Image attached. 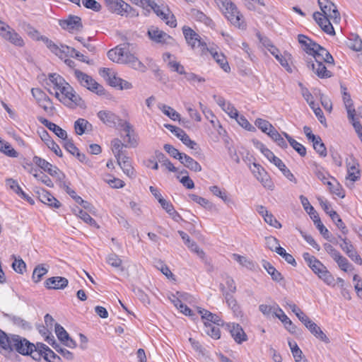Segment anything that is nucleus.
I'll return each instance as SVG.
<instances>
[{"instance_id":"obj_45","label":"nucleus","mask_w":362,"mask_h":362,"mask_svg":"<svg viewBox=\"0 0 362 362\" xmlns=\"http://www.w3.org/2000/svg\"><path fill=\"white\" fill-rule=\"evenodd\" d=\"M209 189L214 195L221 198L225 203H233V200L228 196L227 192L225 190L222 191L219 187L214 185L210 187Z\"/></svg>"},{"instance_id":"obj_11","label":"nucleus","mask_w":362,"mask_h":362,"mask_svg":"<svg viewBox=\"0 0 362 362\" xmlns=\"http://www.w3.org/2000/svg\"><path fill=\"white\" fill-rule=\"evenodd\" d=\"M139 6L147 8L150 7L151 9L153 10V11L156 13V15L159 17H160L162 19L166 20V24L170 26L171 28H175L177 25V21L175 18L174 16L172 15L170 16V19L168 20L169 14L165 13L160 8V6H158L154 1L151 0H146V4L144 5H140Z\"/></svg>"},{"instance_id":"obj_20","label":"nucleus","mask_w":362,"mask_h":362,"mask_svg":"<svg viewBox=\"0 0 362 362\" xmlns=\"http://www.w3.org/2000/svg\"><path fill=\"white\" fill-rule=\"evenodd\" d=\"M69 281L62 276H52L48 278L44 283L45 287L47 289H64L68 286Z\"/></svg>"},{"instance_id":"obj_17","label":"nucleus","mask_w":362,"mask_h":362,"mask_svg":"<svg viewBox=\"0 0 362 362\" xmlns=\"http://www.w3.org/2000/svg\"><path fill=\"white\" fill-rule=\"evenodd\" d=\"M40 39L52 53L57 56H59V57H62L63 54L67 56V54L69 53V46L64 45L58 46L53 41L45 36H41Z\"/></svg>"},{"instance_id":"obj_46","label":"nucleus","mask_w":362,"mask_h":362,"mask_svg":"<svg viewBox=\"0 0 362 362\" xmlns=\"http://www.w3.org/2000/svg\"><path fill=\"white\" fill-rule=\"evenodd\" d=\"M332 179L335 182V183H333L330 181H327L326 182V185L329 187V189L332 194H336L339 197L344 198L345 194L341 189V185L336 181L335 179H334L333 177Z\"/></svg>"},{"instance_id":"obj_7","label":"nucleus","mask_w":362,"mask_h":362,"mask_svg":"<svg viewBox=\"0 0 362 362\" xmlns=\"http://www.w3.org/2000/svg\"><path fill=\"white\" fill-rule=\"evenodd\" d=\"M182 33L185 39L189 46L194 49L196 47H200L201 50H208L207 45L202 40L201 37L191 28L185 25L182 27Z\"/></svg>"},{"instance_id":"obj_22","label":"nucleus","mask_w":362,"mask_h":362,"mask_svg":"<svg viewBox=\"0 0 362 362\" xmlns=\"http://www.w3.org/2000/svg\"><path fill=\"white\" fill-rule=\"evenodd\" d=\"M37 351L40 354V359L43 357L48 362H60L61 358L43 343H37Z\"/></svg>"},{"instance_id":"obj_26","label":"nucleus","mask_w":362,"mask_h":362,"mask_svg":"<svg viewBox=\"0 0 362 362\" xmlns=\"http://www.w3.org/2000/svg\"><path fill=\"white\" fill-rule=\"evenodd\" d=\"M264 46L267 47L270 53L279 61L281 65L284 67L287 71L290 73L292 72V69L288 64L287 60L280 54L279 50L275 46L272 45L269 42L264 44Z\"/></svg>"},{"instance_id":"obj_13","label":"nucleus","mask_w":362,"mask_h":362,"mask_svg":"<svg viewBox=\"0 0 362 362\" xmlns=\"http://www.w3.org/2000/svg\"><path fill=\"white\" fill-rule=\"evenodd\" d=\"M313 17L314 20L316 21L317 25L321 28V29L329 35H334L335 31L331 23V18H329L326 16H322L321 12L316 11L313 13Z\"/></svg>"},{"instance_id":"obj_24","label":"nucleus","mask_w":362,"mask_h":362,"mask_svg":"<svg viewBox=\"0 0 362 362\" xmlns=\"http://www.w3.org/2000/svg\"><path fill=\"white\" fill-rule=\"evenodd\" d=\"M38 121L48 128L50 131L53 132L59 138L64 139L66 138L67 133L65 130L62 129L56 124L49 121L42 117H37Z\"/></svg>"},{"instance_id":"obj_57","label":"nucleus","mask_w":362,"mask_h":362,"mask_svg":"<svg viewBox=\"0 0 362 362\" xmlns=\"http://www.w3.org/2000/svg\"><path fill=\"white\" fill-rule=\"evenodd\" d=\"M31 93L33 96L38 101L50 102L49 98L40 88H32Z\"/></svg>"},{"instance_id":"obj_39","label":"nucleus","mask_w":362,"mask_h":362,"mask_svg":"<svg viewBox=\"0 0 362 362\" xmlns=\"http://www.w3.org/2000/svg\"><path fill=\"white\" fill-rule=\"evenodd\" d=\"M156 159L159 163H160L163 166H165L169 171L170 172H176L177 168L174 166V165L170 161V160L165 156L164 153L160 151H156Z\"/></svg>"},{"instance_id":"obj_60","label":"nucleus","mask_w":362,"mask_h":362,"mask_svg":"<svg viewBox=\"0 0 362 362\" xmlns=\"http://www.w3.org/2000/svg\"><path fill=\"white\" fill-rule=\"evenodd\" d=\"M6 185L8 187L11 189H12L18 196H20L23 192L17 181L12 178H8L6 180Z\"/></svg>"},{"instance_id":"obj_27","label":"nucleus","mask_w":362,"mask_h":362,"mask_svg":"<svg viewBox=\"0 0 362 362\" xmlns=\"http://www.w3.org/2000/svg\"><path fill=\"white\" fill-rule=\"evenodd\" d=\"M199 313L201 315L204 322H208L217 326L223 325V321L216 314L203 308H199Z\"/></svg>"},{"instance_id":"obj_34","label":"nucleus","mask_w":362,"mask_h":362,"mask_svg":"<svg viewBox=\"0 0 362 362\" xmlns=\"http://www.w3.org/2000/svg\"><path fill=\"white\" fill-rule=\"evenodd\" d=\"M180 162L190 170L194 172H200L202 170V166L199 163L185 153H182V158L180 159Z\"/></svg>"},{"instance_id":"obj_2","label":"nucleus","mask_w":362,"mask_h":362,"mask_svg":"<svg viewBox=\"0 0 362 362\" xmlns=\"http://www.w3.org/2000/svg\"><path fill=\"white\" fill-rule=\"evenodd\" d=\"M129 43H124L122 45L117 46L107 52L108 58L113 62L122 64H128L134 70L144 73L147 67L134 54L128 51Z\"/></svg>"},{"instance_id":"obj_41","label":"nucleus","mask_w":362,"mask_h":362,"mask_svg":"<svg viewBox=\"0 0 362 362\" xmlns=\"http://www.w3.org/2000/svg\"><path fill=\"white\" fill-rule=\"evenodd\" d=\"M213 58L220 65L221 69L226 71L229 72L230 70V66L227 62L226 57L222 53H218L217 52L210 51Z\"/></svg>"},{"instance_id":"obj_15","label":"nucleus","mask_w":362,"mask_h":362,"mask_svg":"<svg viewBox=\"0 0 362 362\" xmlns=\"http://www.w3.org/2000/svg\"><path fill=\"white\" fill-rule=\"evenodd\" d=\"M33 162L38 167L44 170L45 172H47L52 176L57 177L59 180L61 179V176L64 177L57 167L52 165L51 163L40 157L34 156Z\"/></svg>"},{"instance_id":"obj_48","label":"nucleus","mask_w":362,"mask_h":362,"mask_svg":"<svg viewBox=\"0 0 362 362\" xmlns=\"http://www.w3.org/2000/svg\"><path fill=\"white\" fill-rule=\"evenodd\" d=\"M318 277L322 279L326 284L329 286H334V278L332 274L327 270V267L322 269L319 274Z\"/></svg>"},{"instance_id":"obj_52","label":"nucleus","mask_w":362,"mask_h":362,"mask_svg":"<svg viewBox=\"0 0 362 362\" xmlns=\"http://www.w3.org/2000/svg\"><path fill=\"white\" fill-rule=\"evenodd\" d=\"M107 262L113 267H120L121 271L124 270V268L122 267V260L115 253L110 254L107 256Z\"/></svg>"},{"instance_id":"obj_25","label":"nucleus","mask_w":362,"mask_h":362,"mask_svg":"<svg viewBox=\"0 0 362 362\" xmlns=\"http://www.w3.org/2000/svg\"><path fill=\"white\" fill-rule=\"evenodd\" d=\"M37 193L41 202L56 209L59 208L60 202L47 191L41 189L37 191Z\"/></svg>"},{"instance_id":"obj_63","label":"nucleus","mask_w":362,"mask_h":362,"mask_svg":"<svg viewBox=\"0 0 362 362\" xmlns=\"http://www.w3.org/2000/svg\"><path fill=\"white\" fill-rule=\"evenodd\" d=\"M315 226L324 238L334 243L332 240L330 239V233L328 229L323 225L321 220H317V221H315Z\"/></svg>"},{"instance_id":"obj_54","label":"nucleus","mask_w":362,"mask_h":362,"mask_svg":"<svg viewBox=\"0 0 362 362\" xmlns=\"http://www.w3.org/2000/svg\"><path fill=\"white\" fill-rule=\"evenodd\" d=\"M276 253L282 257L287 263L291 264L293 267L296 266L297 263L294 257L291 254L287 253L285 249L283 247H281L277 248Z\"/></svg>"},{"instance_id":"obj_18","label":"nucleus","mask_w":362,"mask_h":362,"mask_svg":"<svg viewBox=\"0 0 362 362\" xmlns=\"http://www.w3.org/2000/svg\"><path fill=\"white\" fill-rule=\"evenodd\" d=\"M40 39L52 53L57 56H59V57H62L63 54L67 56V54L69 53V46L64 45L58 46L53 41L45 36H41Z\"/></svg>"},{"instance_id":"obj_12","label":"nucleus","mask_w":362,"mask_h":362,"mask_svg":"<svg viewBox=\"0 0 362 362\" xmlns=\"http://www.w3.org/2000/svg\"><path fill=\"white\" fill-rule=\"evenodd\" d=\"M307 66L319 78H328L332 76V73L329 71L322 62L313 61L312 58L306 59Z\"/></svg>"},{"instance_id":"obj_36","label":"nucleus","mask_w":362,"mask_h":362,"mask_svg":"<svg viewBox=\"0 0 362 362\" xmlns=\"http://www.w3.org/2000/svg\"><path fill=\"white\" fill-rule=\"evenodd\" d=\"M170 301L174 304V305L180 310V311L185 314V315H191L192 310L189 308H188L186 305H185L181 299L178 297V296L175 294H171L169 297Z\"/></svg>"},{"instance_id":"obj_29","label":"nucleus","mask_w":362,"mask_h":362,"mask_svg":"<svg viewBox=\"0 0 362 362\" xmlns=\"http://www.w3.org/2000/svg\"><path fill=\"white\" fill-rule=\"evenodd\" d=\"M220 288H221V291L223 292V295L225 298V300H226V302L228 306L233 310V312L235 315H238V314H240V306L238 304L236 299L232 295L233 293H229V292H224V285L222 284L220 285Z\"/></svg>"},{"instance_id":"obj_64","label":"nucleus","mask_w":362,"mask_h":362,"mask_svg":"<svg viewBox=\"0 0 362 362\" xmlns=\"http://www.w3.org/2000/svg\"><path fill=\"white\" fill-rule=\"evenodd\" d=\"M164 150L168 152L172 157L180 160L182 158L183 153H180L177 148L172 145L166 144L163 146Z\"/></svg>"},{"instance_id":"obj_61","label":"nucleus","mask_w":362,"mask_h":362,"mask_svg":"<svg viewBox=\"0 0 362 362\" xmlns=\"http://www.w3.org/2000/svg\"><path fill=\"white\" fill-rule=\"evenodd\" d=\"M59 185L61 187L64 188L66 191V192L69 194L75 201L76 203L78 202H83V199L78 196L76 193V192L73 189H71L64 182L60 181Z\"/></svg>"},{"instance_id":"obj_10","label":"nucleus","mask_w":362,"mask_h":362,"mask_svg":"<svg viewBox=\"0 0 362 362\" xmlns=\"http://www.w3.org/2000/svg\"><path fill=\"white\" fill-rule=\"evenodd\" d=\"M252 165L254 168H252L251 166L250 168L255 177L265 188L273 189L274 184L265 170L259 164L256 163H253Z\"/></svg>"},{"instance_id":"obj_44","label":"nucleus","mask_w":362,"mask_h":362,"mask_svg":"<svg viewBox=\"0 0 362 362\" xmlns=\"http://www.w3.org/2000/svg\"><path fill=\"white\" fill-rule=\"evenodd\" d=\"M347 45L354 51H361L362 49V40L357 35H351L348 38Z\"/></svg>"},{"instance_id":"obj_16","label":"nucleus","mask_w":362,"mask_h":362,"mask_svg":"<svg viewBox=\"0 0 362 362\" xmlns=\"http://www.w3.org/2000/svg\"><path fill=\"white\" fill-rule=\"evenodd\" d=\"M298 42L301 45L303 50L313 59L315 54L317 52L320 45L308 38L304 35H298Z\"/></svg>"},{"instance_id":"obj_14","label":"nucleus","mask_w":362,"mask_h":362,"mask_svg":"<svg viewBox=\"0 0 362 362\" xmlns=\"http://www.w3.org/2000/svg\"><path fill=\"white\" fill-rule=\"evenodd\" d=\"M59 25L70 32L79 31L82 29L81 19L77 16H69L68 18L60 20Z\"/></svg>"},{"instance_id":"obj_28","label":"nucleus","mask_w":362,"mask_h":362,"mask_svg":"<svg viewBox=\"0 0 362 362\" xmlns=\"http://www.w3.org/2000/svg\"><path fill=\"white\" fill-rule=\"evenodd\" d=\"M1 34L6 40H8L16 46L22 47L24 45L21 37L10 27L9 28H6V31L1 33Z\"/></svg>"},{"instance_id":"obj_9","label":"nucleus","mask_w":362,"mask_h":362,"mask_svg":"<svg viewBox=\"0 0 362 362\" xmlns=\"http://www.w3.org/2000/svg\"><path fill=\"white\" fill-rule=\"evenodd\" d=\"M309 331L320 340L325 342L326 344L329 343V339L327 335L322 331L320 327L313 322L305 313H301V316H299L298 319Z\"/></svg>"},{"instance_id":"obj_6","label":"nucleus","mask_w":362,"mask_h":362,"mask_svg":"<svg viewBox=\"0 0 362 362\" xmlns=\"http://www.w3.org/2000/svg\"><path fill=\"white\" fill-rule=\"evenodd\" d=\"M147 35L151 40L157 44L166 45L175 44V40L173 37L153 25L148 28Z\"/></svg>"},{"instance_id":"obj_62","label":"nucleus","mask_w":362,"mask_h":362,"mask_svg":"<svg viewBox=\"0 0 362 362\" xmlns=\"http://www.w3.org/2000/svg\"><path fill=\"white\" fill-rule=\"evenodd\" d=\"M63 140L64 148L73 156H74L76 153L79 151L78 148L74 144L72 139H68V137L66 136V138Z\"/></svg>"},{"instance_id":"obj_3","label":"nucleus","mask_w":362,"mask_h":362,"mask_svg":"<svg viewBox=\"0 0 362 362\" xmlns=\"http://www.w3.org/2000/svg\"><path fill=\"white\" fill-rule=\"evenodd\" d=\"M216 4L225 10V15L230 22L239 28H245L243 16L238 10L237 6L230 0H215Z\"/></svg>"},{"instance_id":"obj_56","label":"nucleus","mask_w":362,"mask_h":362,"mask_svg":"<svg viewBox=\"0 0 362 362\" xmlns=\"http://www.w3.org/2000/svg\"><path fill=\"white\" fill-rule=\"evenodd\" d=\"M14 261L12 263V268L13 270L18 274H23L25 271L26 264L22 259H17L14 257Z\"/></svg>"},{"instance_id":"obj_38","label":"nucleus","mask_w":362,"mask_h":362,"mask_svg":"<svg viewBox=\"0 0 362 362\" xmlns=\"http://www.w3.org/2000/svg\"><path fill=\"white\" fill-rule=\"evenodd\" d=\"M343 101L347 111L349 119L354 120V116L355 115L356 110L353 107V101L349 93L343 92Z\"/></svg>"},{"instance_id":"obj_19","label":"nucleus","mask_w":362,"mask_h":362,"mask_svg":"<svg viewBox=\"0 0 362 362\" xmlns=\"http://www.w3.org/2000/svg\"><path fill=\"white\" fill-rule=\"evenodd\" d=\"M227 327L236 343L242 344L243 341L247 340L246 334L239 324L228 323Z\"/></svg>"},{"instance_id":"obj_5","label":"nucleus","mask_w":362,"mask_h":362,"mask_svg":"<svg viewBox=\"0 0 362 362\" xmlns=\"http://www.w3.org/2000/svg\"><path fill=\"white\" fill-rule=\"evenodd\" d=\"M109 8L112 11L122 16L135 18L139 12L123 0H107Z\"/></svg>"},{"instance_id":"obj_31","label":"nucleus","mask_w":362,"mask_h":362,"mask_svg":"<svg viewBox=\"0 0 362 362\" xmlns=\"http://www.w3.org/2000/svg\"><path fill=\"white\" fill-rule=\"evenodd\" d=\"M262 267L271 276L272 279L276 282H281L284 280L283 275L276 269V268L269 262L263 259L262 262Z\"/></svg>"},{"instance_id":"obj_59","label":"nucleus","mask_w":362,"mask_h":362,"mask_svg":"<svg viewBox=\"0 0 362 362\" xmlns=\"http://www.w3.org/2000/svg\"><path fill=\"white\" fill-rule=\"evenodd\" d=\"M265 243L267 247L272 251L276 252V249L281 247L278 239L273 236L265 238Z\"/></svg>"},{"instance_id":"obj_35","label":"nucleus","mask_w":362,"mask_h":362,"mask_svg":"<svg viewBox=\"0 0 362 362\" xmlns=\"http://www.w3.org/2000/svg\"><path fill=\"white\" fill-rule=\"evenodd\" d=\"M74 129L76 134L82 135L86 131H91L93 126L88 120L79 118L74 122Z\"/></svg>"},{"instance_id":"obj_53","label":"nucleus","mask_w":362,"mask_h":362,"mask_svg":"<svg viewBox=\"0 0 362 362\" xmlns=\"http://www.w3.org/2000/svg\"><path fill=\"white\" fill-rule=\"evenodd\" d=\"M313 144L314 149L320 156L325 157L327 156L326 147L320 136L313 141Z\"/></svg>"},{"instance_id":"obj_58","label":"nucleus","mask_w":362,"mask_h":362,"mask_svg":"<svg viewBox=\"0 0 362 362\" xmlns=\"http://www.w3.org/2000/svg\"><path fill=\"white\" fill-rule=\"evenodd\" d=\"M118 165L122 169L123 172L129 177H132L135 175L134 170L130 161L119 162Z\"/></svg>"},{"instance_id":"obj_51","label":"nucleus","mask_w":362,"mask_h":362,"mask_svg":"<svg viewBox=\"0 0 362 362\" xmlns=\"http://www.w3.org/2000/svg\"><path fill=\"white\" fill-rule=\"evenodd\" d=\"M160 109L165 115L174 121L179 120L180 118V114L170 106L163 105L162 107H160Z\"/></svg>"},{"instance_id":"obj_33","label":"nucleus","mask_w":362,"mask_h":362,"mask_svg":"<svg viewBox=\"0 0 362 362\" xmlns=\"http://www.w3.org/2000/svg\"><path fill=\"white\" fill-rule=\"evenodd\" d=\"M276 310L279 313L274 312V315L278 317L284 324L286 329L291 333H295L296 327L293 324L292 321L287 317L284 311L277 306Z\"/></svg>"},{"instance_id":"obj_4","label":"nucleus","mask_w":362,"mask_h":362,"mask_svg":"<svg viewBox=\"0 0 362 362\" xmlns=\"http://www.w3.org/2000/svg\"><path fill=\"white\" fill-rule=\"evenodd\" d=\"M74 73L78 83L82 86L93 93H95L98 95H103L105 94V90L103 86L96 82L90 76L78 69H74Z\"/></svg>"},{"instance_id":"obj_50","label":"nucleus","mask_w":362,"mask_h":362,"mask_svg":"<svg viewBox=\"0 0 362 362\" xmlns=\"http://www.w3.org/2000/svg\"><path fill=\"white\" fill-rule=\"evenodd\" d=\"M255 124L262 130V132L268 134L269 131L274 129L272 124L267 120L258 118L255 120Z\"/></svg>"},{"instance_id":"obj_42","label":"nucleus","mask_w":362,"mask_h":362,"mask_svg":"<svg viewBox=\"0 0 362 362\" xmlns=\"http://www.w3.org/2000/svg\"><path fill=\"white\" fill-rule=\"evenodd\" d=\"M73 89L74 88L67 82H65V83L58 89L62 95V98H60L59 93L57 91L55 93V97L64 103H66V99L71 92L73 91Z\"/></svg>"},{"instance_id":"obj_37","label":"nucleus","mask_w":362,"mask_h":362,"mask_svg":"<svg viewBox=\"0 0 362 362\" xmlns=\"http://www.w3.org/2000/svg\"><path fill=\"white\" fill-rule=\"evenodd\" d=\"M274 164L282 172L284 175L291 182L294 183L297 182V180L294 177L293 174L290 171L288 168L286 166V165L283 163V161L279 158L278 159L274 160Z\"/></svg>"},{"instance_id":"obj_40","label":"nucleus","mask_w":362,"mask_h":362,"mask_svg":"<svg viewBox=\"0 0 362 362\" xmlns=\"http://www.w3.org/2000/svg\"><path fill=\"white\" fill-rule=\"evenodd\" d=\"M204 332L214 339H218L221 337V331L218 326L208 322H204Z\"/></svg>"},{"instance_id":"obj_55","label":"nucleus","mask_w":362,"mask_h":362,"mask_svg":"<svg viewBox=\"0 0 362 362\" xmlns=\"http://www.w3.org/2000/svg\"><path fill=\"white\" fill-rule=\"evenodd\" d=\"M49 80L57 90L66 82L63 77L55 73L49 75Z\"/></svg>"},{"instance_id":"obj_21","label":"nucleus","mask_w":362,"mask_h":362,"mask_svg":"<svg viewBox=\"0 0 362 362\" xmlns=\"http://www.w3.org/2000/svg\"><path fill=\"white\" fill-rule=\"evenodd\" d=\"M98 117L104 124L110 127H117L121 119L115 113L107 110L99 111Z\"/></svg>"},{"instance_id":"obj_43","label":"nucleus","mask_w":362,"mask_h":362,"mask_svg":"<svg viewBox=\"0 0 362 362\" xmlns=\"http://www.w3.org/2000/svg\"><path fill=\"white\" fill-rule=\"evenodd\" d=\"M48 272V268L45 267L44 264H39L36 266L33 270L32 279L35 283H38Z\"/></svg>"},{"instance_id":"obj_30","label":"nucleus","mask_w":362,"mask_h":362,"mask_svg":"<svg viewBox=\"0 0 362 362\" xmlns=\"http://www.w3.org/2000/svg\"><path fill=\"white\" fill-rule=\"evenodd\" d=\"M315 61H318L320 62H325L328 64L333 65L334 63V58L330 54V53L323 47L319 46L317 52L315 54L313 57Z\"/></svg>"},{"instance_id":"obj_49","label":"nucleus","mask_w":362,"mask_h":362,"mask_svg":"<svg viewBox=\"0 0 362 362\" xmlns=\"http://www.w3.org/2000/svg\"><path fill=\"white\" fill-rule=\"evenodd\" d=\"M112 151L115 156H119V154L125 151L124 147H127V144H124L119 139H115L111 142Z\"/></svg>"},{"instance_id":"obj_32","label":"nucleus","mask_w":362,"mask_h":362,"mask_svg":"<svg viewBox=\"0 0 362 362\" xmlns=\"http://www.w3.org/2000/svg\"><path fill=\"white\" fill-rule=\"evenodd\" d=\"M190 15L195 21L203 23L209 27H213L214 25L213 21L205 13L198 9L192 8L190 10Z\"/></svg>"},{"instance_id":"obj_8","label":"nucleus","mask_w":362,"mask_h":362,"mask_svg":"<svg viewBox=\"0 0 362 362\" xmlns=\"http://www.w3.org/2000/svg\"><path fill=\"white\" fill-rule=\"evenodd\" d=\"M318 5L322 11V16L331 18L334 23H339L341 21L340 13L336 5L329 0H317Z\"/></svg>"},{"instance_id":"obj_1","label":"nucleus","mask_w":362,"mask_h":362,"mask_svg":"<svg viewBox=\"0 0 362 362\" xmlns=\"http://www.w3.org/2000/svg\"><path fill=\"white\" fill-rule=\"evenodd\" d=\"M0 349L5 351H16L21 355H30L34 360L40 361V354L37 351V344L30 342L19 335L8 336L0 329Z\"/></svg>"},{"instance_id":"obj_23","label":"nucleus","mask_w":362,"mask_h":362,"mask_svg":"<svg viewBox=\"0 0 362 362\" xmlns=\"http://www.w3.org/2000/svg\"><path fill=\"white\" fill-rule=\"evenodd\" d=\"M347 175L346 180H349L352 182L357 181L360 178V170L358 168V163L353 158L350 160H346Z\"/></svg>"},{"instance_id":"obj_47","label":"nucleus","mask_w":362,"mask_h":362,"mask_svg":"<svg viewBox=\"0 0 362 362\" xmlns=\"http://www.w3.org/2000/svg\"><path fill=\"white\" fill-rule=\"evenodd\" d=\"M74 213L81 218L85 223L90 224V226H95V221L90 217V216L81 209L76 207L74 210Z\"/></svg>"}]
</instances>
